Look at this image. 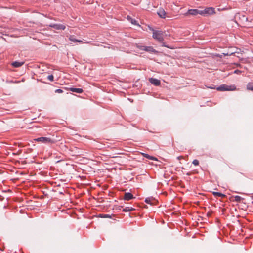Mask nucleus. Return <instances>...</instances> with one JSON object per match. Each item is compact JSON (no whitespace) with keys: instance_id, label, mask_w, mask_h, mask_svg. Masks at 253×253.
<instances>
[{"instance_id":"obj_23","label":"nucleus","mask_w":253,"mask_h":253,"mask_svg":"<svg viewBox=\"0 0 253 253\" xmlns=\"http://www.w3.org/2000/svg\"><path fill=\"white\" fill-rule=\"evenodd\" d=\"M145 202L148 204H151V199L149 198H146Z\"/></svg>"},{"instance_id":"obj_15","label":"nucleus","mask_w":253,"mask_h":253,"mask_svg":"<svg viewBox=\"0 0 253 253\" xmlns=\"http://www.w3.org/2000/svg\"><path fill=\"white\" fill-rule=\"evenodd\" d=\"M135 209L132 207H126L123 209L124 212L131 211H134Z\"/></svg>"},{"instance_id":"obj_22","label":"nucleus","mask_w":253,"mask_h":253,"mask_svg":"<svg viewBox=\"0 0 253 253\" xmlns=\"http://www.w3.org/2000/svg\"><path fill=\"white\" fill-rule=\"evenodd\" d=\"M131 22L132 24L134 25H138L137 23V21L135 20L132 19L131 18Z\"/></svg>"},{"instance_id":"obj_3","label":"nucleus","mask_w":253,"mask_h":253,"mask_svg":"<svg viewBox=\"0 0 253 253\" xmlns=\"http://www.w3.org/2000/svg\"><path fill=\"white\" fill-rule=\"evenodd\" d=\"M34 141L40 142L45 144H53L55 143V141L46 137H41L34 139Z\"/></svg>"},{"instance_id":"obj_27","label":"nucleus","mask_w":253,"mask_h":253,"mask_svg":"<svg viewBox=\"0 0 253 253\" xmlns=\"http://www.w3.org/2000/svg\"><path fill=\"white\" fill-rule=\"evenodd\" d=\"M243 18L245 19L246 20H247V18L245 16H243Z\"/></svg>"},{"instance_id":"obj_14","label":"nucleus","mask_w":253,"mask_h":253,"mask_svg":"<svg viewBox=\"0 0 253 253\" xmlns=\"http://www.w3.org/2000/svg\"><path fill=\"white\" fill-rule=\"evenodd\" d=\"M141 155L142 156H143L144 157H145V158H147L149 159L152 160H155V161L158 160V159L156 157L150 156L147 154L142 153Z\"/></svg>"},{"instance_id":"obj_29","label":"nucleus","mask_w":253,"mask_h":253,"mask_svg":"<svg viewBox=\"0 0 253 253\" xmlns=\"http://www.w3.org/2000/svg\"><path fill=\"white\" fill-rule=\"evenodd\" d=\"M238 71L236 70V71H235V72H236V73H238Z\"/></svg>"},{"instance_id":"obj_5","label":"nucleus","mask_w":253,"mask_h":253,"mask_svg":"<svg viewBox=\"0 0 253 253\" xmlns=\"http://www.w3.org/2000/svg\"><path fill=\"white\" fill-rule=\"evenodd\" d=\"M137 47L141 50H143L149 53H156L157 51L152 46H145L139 45H136Z\"/></svg>"},{"instance_id":"obj_16","label":"nucleus","mask_w":253,"mask_h":253,"mask_svg":"<svg viewBox=\"0 0 253 253\" xmlns=\"http://www.w3.org/2000/svg\"><path fill=\"white\" fill-rule=\"evenodd\" d=\"M247 89L249 90L253 91V82H250L248 84Z\"/></svg>"},{"instance_id":"obj_26","label":"nucleus","mask_w":253,"mask_h":253,"mask_svg":"<svg viewBox=\"0 0 253 253\" xmlns=\"http://www.w3.org/2000/svg\"><path fill=\"white\" fill-rule=\"evenodd\" d=\"M182 158H183V157H182V156H178V157H177V159H179V160H180V159H182Z\"/></svg>"},{"instance_id":"obj_21","label":"nucleus","mask_w":253,"mask_h":253,"mask_svg":"<svg viewBox=\"0 0 253 253\" xmlns=\"http://www.w3.org/2000/svg\"><path fill=\"white\" fill-rule=\"evenodd\" d=\"M55 92L57 93H62L63 92V91L61 89H57L55 90Z\"/></svg>"},{"instance_id":"obj_8","label":"nucleus","mask_w":253,"mask_h":253,"mask_svg":"<svg viewBox=\"0 0 253 253\" xmlns=\"http://www.w3.org/2000/svg\"><path fill=\"white\" fill-rule=\"evenodd\" d=\"M198 14H200V10L197 9H190L186 13V15H197Z\"/></svg>"},{"instance_id":"obj_10","label":"nucleus","mask_w":253,"mask_h":253,"mask_svg":"<svg viewBox=\"0 0 253 253\" xmlns=\"http://www.w3.org/2000/svg\"><path fill=\"white\" fill-rule=\"evenodd\" d=\"M51 26L58 30H64L66 28L65 26L62 24H54L53 25H51Z\"/></svg>"},{"instance_id":"obj_24","label":"nucleus","mask_w":253,"mask_h":253,"mask_svg":"<svg viewBox=\"0 0 253 253\" xmlns=\"http://www.w3.org/2000/svg\"><path fill=\"white\" fill-rule=\"evenodd\" d=\"M101 217H110V216L107 214H104L103 215H102Z\"/></svg>"},{"instance_id":"obj_1","label":"nucleus","mask_w":253,"mask_h":253,"mask_svg":"<svg viewBox=\"0 0 253 253\" xmlns=\"http://www.w3.org/2000/svg\"><path fill=\"white\" fill-rule=\"evenodd\" d=\"M149 29L153 32L152 37L159 41V42L163 43V46L165 47H168L164 44L163 41H164V35L165 32L162 31L155 30L151 27H149Z\"/></svg>"},{"instance_id":"obj_30","label":"nucleus","mask_w":253,"mask_h":253,"mask_svg":"<svg viewBox=\"0 0 253 253\" xmlns=\"http://www.w3.org/2000/svg\"><path fill=\"white\" fill-rule=\"evenodd\" d=\"M122 153H117V154H121Z\"/></svg>"},{"instance_id":"obj_9","label":"nucleus","mask_w":253,"mask_h":253,"mask_svg":"<svg viewBox=\"0 0 253 253\" xmlns=\"http://www.w3.org/2000/svg\"><path fill=\"white\" fill-rule=\"evenodd\" d=\"M134 198L133 195L129 192L125 193L124 194V199L125 200L128 201Z\"/></svg>"},{"instance_id":"obj_20","label":"nucleus","mask_w":253,"mask_h":253,"mask_svg":"<svg viewBox=\"0 0 253 253\" xmlns=\"http://www.w3.org/2000/svg\"><path fill=\"white\" fill-rule=\"evenodd\" d=\"M47 78L50 81H53L54 79V77L52 75H50L47 77Z\"/></svg>"},{"instance_id":"obj_12","label":"nucleus","mask_w":253,"mask_h":253,"mask_svg":"<svg viewBox=\"0 0 253 253\" xmlns=\"http://www.w3.org/2000/svg\"><path fill=\"white\" fill-rule=\"evenodd\" d=\"M69 90L77 93H82L83 92V90L82 88H69Z\"/></svg>"},{"instance_id":"obj_13","label":"nucleus","mask_w":253,"mask_h":253,"mask_svg":"<svg viewBox=\"0 0 253 253\" xmlns=\"http://www.w3.org/2000/svg\"><path fill=\"white\" fill-rule=\"evenodd\" d=\"M24 62H18V61H15V62H13L11 65L14 67H19L20 66H21L22 65H23L24 64Z\"/></svg>"},{"instance_id":"obj_25","label":"nucleus","mask_w":253,"mask_h":253,"mask_svg":"<svg viewBox=\"0 0 253 253\" xmlns=\"http://www.w3.org/2000/svg\"><path fill=\"white\" fill-rule=\"evenodd\" d=\"M233 54V53H231L229 54V55H232ZM224 55H228L229 54L228 53H227V54L224 53Z\"/></svg>"},{"instance_id":"obj_6","label":"nucleus","mask_w":253,"mask_h":253,"mask_svg":"<svg viewBox=\"0 0 253 253\" xmlns=\"http://www.w3.org/2000/svg\"><path fill=\"white\" fill-rule=\"evenodd\" d=\"M157 14L162 18L169 17V16H167V13L163 8L159 9L157 11Z\"/></svg>"},{"instance_id":"obj_19","label":"nucleus","mask_w":253,"mask_h":253,"mask_svg":"<svg viewBox=\"0 0 253 253\" xmlns=\"http://www.w3.org/2000/svg\"><path fill=\"white\" fill-rule=\"evenodd\" d=\"M192 163L195 166H198L199 163L198 160L195 159L193 161Z\"/></svg>"},{"instance_id":"obj_32","label":"nucleus","mask_w":253,"mask_h":253,"mask_svg":"<svg viewBox=\"0 0 253 253\" xmlns=\"http://www.w3.org/2000/svg\"><path fill=\"white\" fill-rule=\"evenodd\" d=\"M210 88L213 89V87H209Z\"/></svg>"},{"instance_id":"obj_2","label":"nucleus","mask_w":253,"mask_h":253,"mask_svg":"<svg viewBox=\"0 0 253 253\" xmlns=\"http://www.w3.org/2000/svg\"><path fill=\"white\" fill-rule=\"evenodd\" d=\"M216 90L219 91H234L236 90V87L235 85H228L226 84H222L217 87Z\"/></svg>"},{"instance_id":"obj_18","label":"nucleus","mask_w":253,"mask_h":253,"mask_svg":"<svg viewBox=\"0 0 253 253\" xmlns=\"http://www.w3.org/2000/svg\"><path fill=\"white\" fill-rule=\"evenodd\" d=\"M243 199V198L239 196H235L234 197V200L236 202H240Z\"/></svg>"},{"instance_id":"obj_7","label":"nucleus","mask_w":253,"mask_h":253,"mask_svg":"<svg viewBox=\"0 0 253 253\" xmlns=\"http://www.w3.org/2000/svg\"><path fill=\"white\" fill-rule=\"evenodd\" d=\"M149 81L152 84H154L155 86H159L160 85L161 82L159 80H158L155 78H151L149 79Z\"/></svg>"},{"instance_id":"obj_17","label":"nucleus","mask_w":253,"mask_h":253,"mask_svg":"<svg viewBox=\"0 0 253 253\" xmlns=\"http://www.w3.org/2000/svg\"><path fill=\"white\" fill-rule=\"evenodd\" d=\"M212 193L215 196H218L222 198L225 197L226 196L225 195L219 192H213Z\"/></svg>"},{"instance_id":"obj_4","label":"nucleus","mask_w":253,"mask_h":253,"mask_svg":"<svg viewBox=\"0 0 253 253\" xmlns=\"http://www.w3.org/2000/svg\"><path fill=\"white\" fill-rule=\"evenodd\" d=\"M215 14V8L213 7H207L203 10H200V15H213Z\"/></svg>"},{"instance_id":"obj_11","label":"nucleus","mask_w":253,"mask_h":253,"mask_svg":"<svg viewBox=\"0 0 253 253\" xmlns=\"http://www.w3.org/2000/svg\"><path fill=\"white\" fill-rule=\"evenodd\" d=\"M69 39L70 41H73V42H79L80 43H84L82 40H77V39H75L74 37V36H72V35L70 36V37L69 38ZM85 43H88V42H86Z\"/></svg>"},{"instance_id":"obj_28","label":"nucleus","mask_w":253,"mask_h":253,"mask_svg":"<svg viewBox=\"0 0 253 253\" xmlns=\"http://www.w3.org/2000/svg\"><path fill=\"white\" fill-rule=\"evenodd\" d=\"M111 157H112V158H115L116 157V156H111Z\"/></svg>"},{"instance_id":"obj_31","label":"nucleus","mask_w":253,"mask_h":253,"mask_svg":"<svg viewBox=\"0 0 253 253\" xmlns=\"http://www.w3.org/2000/svg\"><path fill=\"white\" fill-rule=\"evenodd\" d=\"M128 19L130 18L129 16H127Z\"/></svg>"}]
</instances>
